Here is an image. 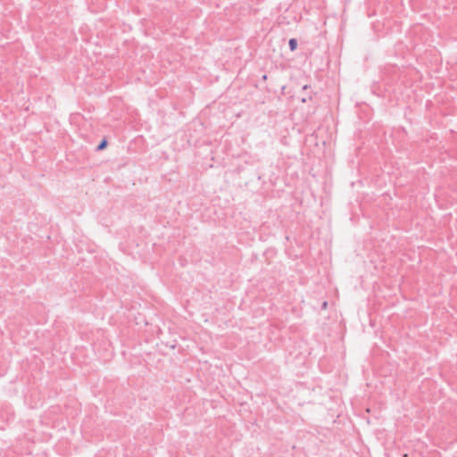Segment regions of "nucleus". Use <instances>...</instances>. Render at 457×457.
<instances>
[{"mask_svg":"<svg viewBox=\"0 0 457 457\" xmlns=\"http://www.w3.org/2000/svg\"><path fill=\"white\" fill-rule=\"evenodd\" d=\"M288 46L291 51H295L297 48V39L290 38L288 41Z\"/></svg>","mask_w":457,"mask_h":457,"instance_id":"nucleus-2","label":"nucleus"},{"mask_svg":"<svg viewBox=\"0 0 457 457\" xmlns=\"http://www.w3.org/2000/svg\"><path fill=\"white\" fill-rule=\"evenodd\" d=\"M108 145V141L106 138H103L101 142L96 146V151H102L106 148Z\"/></svg>","mask_w":457,"mask_h":457,"instance_id":"nucleus-1","label":"nucleus"},{"mask_svg":"<svg viewBox=\"0 0 457 457\" xmlns=\"http://www.w3.org/2000/svg\"><path fill=\"white\" fill-rule=\"evenodd\" d=\"M312 96H309L308 98L307 97H302L301 98V102L302 103H306L307 100H312Z\"/></svg>","mask_w":457,"mask_h":457,"instance_id":"nucleus-3","label":"nucleus"},{"mask_svg":"<svg viewBox=\"0 0 457 457\" xmlns=\"http://www.w3.org/2000/svg\"><path fill=\"white\" fill-rule=\"evenodd\" d=\"M327 305H328V303L327 302H323L321 308L322 309H326Z\"/></svg>","mask_w":457,"mask_h":457,"instance_id":"nucleus-4","label":"nucleus"},{"mask_svg":"<svg viewBox=\"0 0 457 457\" xmlns=\"http://www.w3.org/2000/svg\"><path fill=\"white\" fill-rule=\"evenodd\" d=\"M309 87H310V86H308V85H304V86L303 87V88H302V89H303V90H307Z\"/></svg>","mask_w":457,"mask_h":457,"instance_id":"nucleus-5","label":"nucleus"}]
</instances>
